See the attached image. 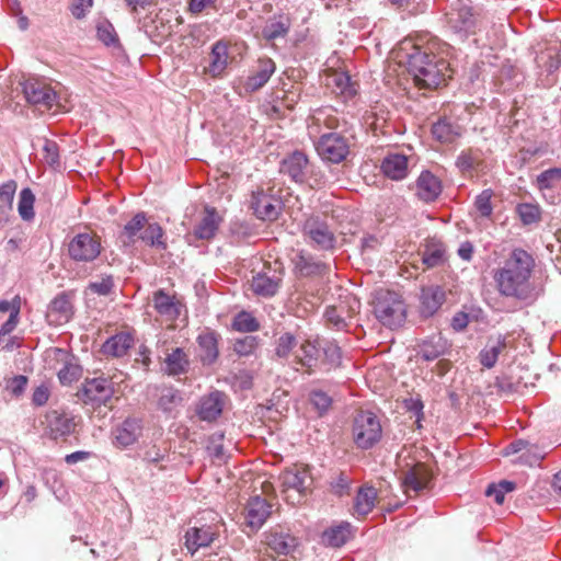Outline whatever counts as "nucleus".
<instances>
[{"label":"nucleus","mask_w":561,"mask_h":561,"mask_svg":"<svg viewBox=\"0 0 561 561\" xmlns=\"http://www.w3.org/2000/svg\"><path fill=\"white\" fill-rule=\"evenodd\" d=\"M403 408L411 413L410 417H415V421H422L424 404L420 396L410 397L402 401Z\"/></svg>","instance_id":"obj_61"},{"label":"nucleus","mask_w":561,"mask_h":561,"mask_svg":"<svg viewBox=\"0 0 561 561\" xmlns=\"http://www.w3.org/2000/svg\"><path fill=\"white\" fill-rule=\"evenodd\" d=\"M148 219L144 211L137 213L129 221L125 224L118 238L124 247H131L138 240L139 234L147 225Z\"/></svg>","instance_id":"obj_35"},{"label":"nucleus","mask_w":561,"mask_h":561,"mask_svg":"<svg viewBox=\"0 0 561 561\" xmlns=\"http://www.w3.org/2000/svg\"><path fill=\"white\" fill-rule=\"evenodd\" d=\"M115 287L112 275H102L100 278L90 282L87 289L99 296H108Z\"/></svg>","instance_id":"obj_53"},{"label":"nucleus","mask_w":561,"mask_h":561,"mask_svg":"<svg viewBox=\"0 0 561 561\" xmlns=\"http://www.w3.org/2000/svg\"><path fill=\"white\" fill-rule=\"evenodd\" d=\"M98 38L106 46H115L118 44V37L114 26L106 20L101 21L96 25Z\"/></svg>","instance_id":"obj_55"},{"label":"nucleus","mask_w":561,"mask_h":561,"mask_svg":"<svg viewBox=\"0 0 561 561\" xmlns=\"http://www.w3.org/2000/svg\"><path fill=\"white\" fill-rule=\"evenodd\" d=\"M279 480L285 499L288 502L290 501L291 504L299 503L311 484L309 472L302 466H294L284 470Z\"/></svg>","instance_id":"obj_7"},{"label":"nucleus","mask_w":561,"mask_h":561,"mask_svg":"<svg viewBox=\"0 0 561 561\" xmlns=\"http://www.w3.org/2000/svg\"><path fill=\"white\" fill-rule=\"evenodd\" d=\"M517 213L524 225H531L540 220V208L534 204H519Z\"/></svg>","instance_id":"obj_59"},{"label":"nucleus","mask_w":561,"mask_h":561,"mask_svg":"<svg viewBox=\"0 0 561 561\" xmlns=\"http://www.w3.org/2000/svg\"><path fill=\"white\" fill-rule=\"evenodd\" d=\"M279 287V278L270 276L266 273H257L251 280V289L254 294L263 297H272Z\"/></svg>","instance_id":"obj_40"},{"label":"nucleus","mask_w":561,"mask_h":561,"mask_svg":"<svg viewBox=\"0 0 561 561\" xmlns=\"http://www.w3.org/2000/svg\"><path fill=\"white\" fill-rule=\"evenodd\" d=\"M352 480L351 478L343 471L339 472L334 477L331 478L329 484L330 490L337 496H343L348 494L351 488Z\"/></svg>","instance_id":"obj_57"},{"label":"nucleus","mask_w":561,"mask_h":561,"mask_svg":"<svg viewBox=\"0 0 561 561\" xmlns=\"http://www.w3.org/2000/svg\"><path fill=\"white\" fill-rule=\"evenodd\" d=\"M415 196L423 203L430 204L438 199L443 192V184L438 176L428 170H423L412 187Z\"/></svg>","instance_id":"obj_13"},{"label":"nucleus","mask_w":561,"mask_h":561,"mask_svg":"<svg viewBox=\"0 0 561 561\" xmlns=\"http://www.w3.org/2000/svg\"><path fill=\"white\" fill-rule=\"evenodd\" d=\"M297 341L294 334L285 333L279 336L276 345V355L280 358L288 357L291 350L296 346Z\"/></svg>","instance_id":"obj_60"},{"label":"nucleus","mask_w":561,"mask_h":561,"mask_svg":"<svg viewBox=\"0 0 561 561\" xmlns=\"http://www.w3.org/2000/svg\"><path fill=\"white\" fill-rule=\"evenodd\" d=\"M328 84L344 101L352 99L357 92L356 84L352 82L351 77L346 72H334L330 76Z\"/></svg>","instance_id":"obj_39"},{"label":"nucleus","mask_w":561,"mask_h":561,"mask_svg":"<svg viewBox=\"0 0 561 561\" xmlns=\"http://www.w3.org/2000/svg\"><path fill=\"white\" fill-rule=\"evenodd\" d=\"M199 358L204 366L213 365L219 355L218 334L214 331H206L197 336Z\"/></svg>","instance_id":"obj_26"},{"label":"nucleus","mask_w":561,"mask_h":561,"mask_svg":"<svg viewBox=\"0 0 561 561\" xmlns=\"http://www.w3.org/2000/svg\"><path fill=\"white\" fill-rule=\"evenodd\" d=\"M445 301V291L438 285L425 286L421 289L420 310L422 316L432 317Z\"/></svg>","instance_id":"obj_23"},{"label":"nucleus","mask_w":561,"mask_h":561,"mask_svg":"<svg viewBox=\"0 0 561 561\" xmlns=\"http://www.w3.org/2000/svg\"><path fill=\"white\" fill-rule=\"evenodd\" d=\"M463 133V127L449 117H440L432 126L433 137L442 144H453Z\"/></svg>","instance_id":"obj_24"},{"label":"nucleus","mask_w":561,"mask_h":561,"mask_svg":"<svg viewBox=\"0 0 561 561\" xmlns=\"http://www.w3.org/2000/svg\"><path fill=\"white\" fill-rule=\"evenodd\" d=\"M275 69V62L271 58L259 59L257 69L245 81V89L251 92L261 89L267 83Z\"/></svg>","instance_id":"obj_29"},{"label":"nucleus","mask_w":561,"mask_h":561,"mask_svg":"<svg viewBox=\"0 0 561 561\" xmlns=\"http://www.w3.org/2000/svg\"><path fill=\"white\" fill-rule=\"evenodd\" d=\"M152 305L154 310L167 320H175L180 316L181 305L174 296L169 295L163 289L153 293Z\"/></svg>","instance_id":"obj_27"},{"label":"nucleus","mask_w":561,"mask_h":561,"mask_svg":"<svg viewBox=\"0 0 561 561\" xmlns=\"http://www.w3.org/2000/svg\"><path fill=\"white\" fill-rule=\"evenodd\" d=\"M265 543L278 557H288L297 548L298 539L282 529H271L265 534Z\"/></svg>","instance_id":"obj_19"},{"label":"nucleus","mask_w":561,"mask_h":561,"mask_svg":"<svg viewBox=\"0 0 561 561\" xmlns=\"http://www.w3.org/2000/svg\"><path fill=\"white\" fill-rule=\"evenodd\" d=\"M16 182L10 180L0 185V204L12 210L13 198L16 191Z\"/></svg>","instance_id":"obj_62"},{"label":"nucleus","mask_w":561,"mask_h":561,"mask_svg":"<svg viewBox=\"0 0 561 561\" xmlns=\"http://www.w3.org/2000/svg\"><path fill=\"white\" fill-rule=\"evenodd\" d=\"M422 261L427 267L439 266L445 262V245L436 239L426 241L422 253Z\"/></svg>","instance_id":"obj_43"},{"label":"nucleus","mask_w":561,"mask_h":561,"mask_svg":"<svg viewBox=\"0 0 561 561\" xmlns=\"http://www.w3.org/2000/svg\"><path fill=\"white\" fill-rule=\"evenodd\" d=\"M229 403L228 396L214 390L199 399L197 414L201 421H216Z\"/></svg>","instance_id":"obj_14"},{"label":"nucleus","mask_w":561,"mask_h":561,"mask_svg":"<svg viewBox=\"0 0 561 561\" xmlns=\"http://www.w3.org/2000/svg\"><path fill=\"white\" fill-rule=\"evenodd\" d=\"M251 208L259 219L273 221L280 214L282 202L263 188H257L252 193Z\"/></svg>","instance_id":"obj_11"},{"label":"nucleus","mask_w":561,"mask_h":561,"mask_svg":"<svg viewBox=\"0 0 561 561\" xmlns=\"http://www.w3.org/2000/svg\"><path fill=\"white\" fill-rule=\"evenodd\" d=\"M272 514V504L260 495L251 497L243 511L244 525L256 533Z\"/></svg>","instance_id":"obj_12"},{"label":"nucleus","mask_w":561,"mask_h":561,"mask_svg":"<svg viewBox=\"0 0 561 561\" xmlns=\"http://www.w3.org/2000/svg\"><path fill=\"white\" fill-rule=\"evenodd\" d=\"M257 346L259 337L247 335L234 341L233 351L240 356H249L254 353Z\"/></svg>","instance_id":"obj_58"},{"label":"nucleus","mask_w":561,"mask_h":561,"mask_svg":"<svg viewBox=\"0 0 561 561\" xmlns=\"http://www.w3.org/2000/svg\"><path fill=\"white\" fill-rule=\"evenodd\" d=\"M353 440L357 448L369 449L382 437L381 423H354Z\"/></svg>","instance_id":"obj_21"},{"label":"nucleus","mask_w":561,"mask_h":561,"mask_svg":"<svg viewBox=\"0 0 561 561\" xmlns=\"http://www.w3.org/2000/svg\"><path fill=\"white\" fill-rule=\"evenodd\" d=\"M450 31L466 38L476 32V16L469 0H455L445 14Z\"/></svg>","instance_id":"obj_6"},{"label":"nucleus","mask_w":561,"mask_h":561,"mask_svg":"<svg viewBox=\"0 0 561 561\" xmlns=\"http://www.w3.org/2000/svg\"><path fill=\"white\" fill-rule=\"evenodd\" d=\"M537 186L540 191L554 188L561 183V168H550L537 176Z\"/></svg>","instance_id":"obj_49"},{"label":"nucleus","mask_w":561,"mask_h":561,"mask_svg":"<svg viewBox=\"0 0 561 561\" xmlns=\"http://www.w3.org/2000/svg\"><path fill=\"white\" fill-rule=\"evenodd\" d=\"M221 220L215 207L206 206L203 217L188 237L193 236L197 240H210L216 236Z\"/></svg>","instance_id":"obj_22"},{"label":"nucleus","mask_w":561,"mask_h":561,"mask_svg":"<svg viewBox=\"0 0 561 561\" xmlns=\"http://www.w3.org/2000/svg\"><path fill=\"white\" fill-rule=\"evenodd\" d=\"M34 203L35 196L31 188H23L20 193L18 203V211L23 220L31 221L34 219Z\"/></svg>","instance_id":"obj_46"},{"label":"nucleus","mask_w":561,"mask_h":561,"mask_svg":"<svg viewBox=\"0 0 561 561\" xmlns=\"http://www.w3.org/2000/svg\"><path fill=\"white\" fill-rule=\"evenodd\" d=\"M535 267L534 257L523 249H514L504 265L494 274L499 293L508 298L528 300L534 297L530 276Z\"/></svg>","instance_id":"obj_2"},{"label":"nucleus","mask_w":561,"mask_h":561,"mask_svg":"<svg viewBox=\"0 0 561 561\" xmlns=\"http://www.w3.org/2000/svg\"><path fill=\"white\" fill-rule=\"evenodd\" d=\"M373 311L382 325L390 329L400 327L407 317L402 297L389 289H378L374 294Z\"/></svg>","instance_id":"obj_3"},{"label":"nucleus","mask_w":561,"mask_h":561,"mask_svg":"<svg viewBox=\"0 0 561 561\" xmlns=\"http://www.w3.org/2000/svg\"><path fill=\"white\" fill-rule=\"evenodd\" d=\"M138 240L145 245L160 252L168 249L165 232L158 222H147Z\"/></svg>","instance_id":"obj_31"},{"label":"nucleus","mask_w":561,"mask_h":561,"mask_svg":"<svg viewBox=\"0 0 561 561\" xmlns=\"http://www.w3.org/2000/svg\"><path fill=\"white\" fill-rule=\"evenodd\" d=\"M309 401L311 407L318 412L319 417L324 416L332 405L331 397L322 390L311 391Z\"/></svg>","instance_id":"obj_52"},{"label":"nucleus","mask_w":561,"mask_h":561,"mask_svg":"<svg viewBox=\"0 0 561 561\" xmlns=\"http://www.w3.org/2000/svg\"><path fill=\"white\" fill-rule=\"evenodd\" d=\"M504 347L505 337L500 336L495 344L490 345L481 351L480 363L486 368H492L495 365L497 357Z\"/></svg>","instance_id":"obj_48"},{"label":"nucleus","mask_w":561,"mask_h":561,"mask_svg":"<svg viewBox=\"0 0 561 561\" xmlns=\"http://www.w3.org/2000/svg\"><path fill=\"white\" fill-rule=\"evenodd\" d=\"M140 432L138 423H119L112 430V442L116 447H128L137 440Z\"/></svg>","instance_id":"obj_36"},{"label":"nucleus","mask_w":561,"mask_h":561,"mask_svg":"<svg viewBox=\"0 0 561 561\" xmlns=\"http://www.w3.org/2000/svg\"><path fill=\"white\" fill-rule=\"evenodd\" d=\"M133 345L134 336L129 332H119L106 340L102 351L106 355L122 357L127 354Z\"/></svg>","instance_id":"obj_37"},{"label":"nucleus","mask_w":561,"mask_h":561,"mask_svg":"<svg viewBox=\"0 0 561 561\" xmlns=\"http://www.w3.org/2000/svg\"><path fill=\"white\" fill-rule=\"evenodd\" d=\"M477 164V157L471 150L462 151L456 160V167L463 173L474 170Z\"/></svg>","instance_id":"obj_63"},{"label":"nucleus","mask_w":561,"mask_h":561,"mask_svg":"<svg viewBox=\"0 0 561 561\" xmlns=\"http://www.w3.org/2000/svg\"><path fill=\"white\" fill-rule=\"evenodd\" d=\"M377 491L373 486H362L354 499V511L358 515L369 514L376 504Z\"/></svg>","instance_id":"obj_42"},{"label":"nucleus","mask_w":561,"mask_h":561,"mask_svg":"<svg viewBox=\"0 0 561 561\" xmlns=\"http://www.w3.org/2000/svg\"><path fill=\"white\" fill-rule=\"evenodd\" d=\"M302 236L311 247L331 251L335 248L336 238L325 220L320 216H309L302 224Z\"/></svg>","instance_id":"obj_8"},{"label":"nucleus","mask_w":561,"mask_h":561,"mask_svg":"<svg viewBox=\"0 0 561 561\" xmlns=\"http://www.w3.org/2000/svg\"><path fill=\"white\" fill-rule=\"evenodd\" d=\"M353 527L347 522H342L325 529L322 534V542L325 546L340 548L353 536Z\"/></svg>","instance_id":"obj_34"},{"label":"nucleus","mask_w":561,"mask_h":561,"mask_svg":"<svg viewBox=\"0 0 561 561\" xmlns=\"http://www.w3.org/2000/svg\"><path fill=\"white\" fill-rule=\"evenodd\" d=\"M380 169L386 178L402 181L409 174L410 158L399 152H390L382 159Z\"/></svg>","instance_id":"obj_18"},{"label":"nucleus","mask_w":561,"mask_h":561,"mask_svg":"<svg viewBox=\"0 0 561 561\" xmlns=\"http://www.w3.org/2000/svg\"><path fill=\"white\" fill-rule=\"evenodd\" d=\"M20 85L26 102L38 108L50 110L56 103V92L44 80L27 78Z\"/></svg>","instance_id":"obj_10"},{"label":"nucleus","mask_w":561,"mask_h":561,"mask_svg":"<svg viewBox=\"0 0 561 561\" xmlns=\"http://www.w3.org/2000/svg\"><path fill=\"white\" fill-rule=\"evenodd\" d=\"M165 371L169 375L178 376L187 371L190 362L183 348L176 347L167 355L164 359Z\"/></svg>","instance_id":"obj_44"},{"label":"nucleus","mask_w":561,"mask_h":561,"mask_svg":"<svg viewBox=\"0 0 561 561\" xmlns=\"http://www.w3.org/2000/svg\"><path fill=\"white\" fill-rule=\"evenodd\" d=\"M101 250L99 236L90 231L77 233L68 244V254L76 262H93Z\"/></svg>","instance_id":"obj_9"},{"label":"nucleus","mask_w":561,"mask_h":561,"mask_svg":"<svg viewBox=\"0 0 561 561\" xmlns=\"http://www.w3.org/2000/svg\"><path fill=\"white\" fill-rule=\"evenodd\" d=\"M297 363L305 367L308 374L321 363V343L317 341H305L296 353Z\"/></svg>","instance_id":"obj_25"},{"label":"nucleus","mask_w":561,"mask_h":561,"mask_svg":"<svg viewBox=\"0 0 561 561\" xmlns=\"http://www.w3.org/2000/svg\"><path fill=\"white\" fill-rule=\"evenodd\" d=\"M290 26L291 20L287 14L275 15L263 26L262 36L267 42L284 38L289 33Z\"/></svg>","instance_id":"obj_30"},{"label":"nucleus","mask_w":561,"mask_h":561,"mask_svg":"<svg viewBox=\"0 0 561 561\" xmlns=\"http://www.w3.org/2000/svg\"><path fill=\"white\" fill-rule=\"evenodd\" d=\"M397 58L404 64L420 89L433 90L446 81L449 65L445 58L433 53L430 45L403 39L397 49Z\"/></svg>","instance_id":"obj_1"},{"label":"nucleus","mask_w":561,"mask_h":561,"mask_svg":"<svg viewBox=\"0 0 561 561\" xmlns=\"http://www.w3.org/2000/svg\"><path fill=\"white\" fill-rule=\"evenodd\" d=\"M309 170V160L305 152L295 150L285 157L279 167L280 173L296 183H304Z\"/></svg>","instance_id":"obj_15"},{"label":"nucleus","mask_w":561,"mask_h":561,"mask_svg":"<svg viewBox=\"0 0 561 561\" xmlns=\"http://www.w3.org/2000/svg\"><path fill=\"white\" fill-rule=\"evenodd\" d=\"M448 350L447 340L442 335H433L420 344L419 355L427 362H432L443 356Z\"/></svg>","instance_id":"obj_38"},{"label":"nucleus","mask_w":561,"mask_h":561,"mask_svg":"<svg viewBox=\"0 0 561 561\" xmlns=\"http://www.w3.org/2000/svg\"><path fill=\"white\" fill-rule=\"evenodd\" d=\"M313 124L318 127H325L330 130L341 129L347 131L346 119L332 107L319 108L312 116Z\"/></svg>","instance_id":"obj_32"},{"label":"nucleus","mask_w":561,"mask_h":561,"mask_svg":"<svg viewBox=\"0 0 561 561\" xmlns=\"http://www.w3.org/2000/svg\"><path fill=\"white\" fill-rule=\"evenodd\" d=\"M73 314L70 297L66 293L58 294L49 304L46 319L49 324L61 325L67 323Z\"/></svg>","instance_id":"obj_20"},{"label":"nucleus","mask_w":561,"mask_h":561,"mask_svg":"<svg viewBox=\"0 0 561 561\" xmlns=\"http://www.w3.org/2000/svg\"><path fill=\"white\" fill-rule=\"evenodd\" d=\"M76 423H48L43 436L53 440L66 439L68 435L75 432Z\"/></svg>","instance_id":"obj_51"},{"label":"nucleus","mask_w":561,"mask_h":561,"mask_svg":"<svg viewBox=\"0 0 561 561\" xmlns=\"http://www.w3.org/2000/svg\"><path fill=\"white\" fill-rule=\"evenodd\" d=\"M232 327L236 331L251 333L260 329V323L252 313L241 311L234 317Z\"/></svg>","instance_id":"obj_50"},{"label":"nucleus","mask_w":561,"mask_h":561,"mask_svg":"<svg viewBox=\"0 0 561 561\" xmlns=\"http://www.w3.org/2000/svg\"><path fill=\"white\" fill-rule=\"evenodd\" d=\"M432 473L424 463H416L408 469L402 477V486L404 492L415 495L430 488Z\"/></svg>","instance_id":"obj_16"},{"label":"nucleus","mask_w":561,"mask_h":561,"mask_svg":"<svg viewBox=\"0 0 561 561\" xmlns=\"http://www.w3.org/2000/svg\"><path fill=\"white\" fill-rule=\"evenodd\" d=\"M82 375V367L77 363L73 357L66 356L64 366L59 369L57 376L62 386H70L79 380Z\"/></svg>","instance_id":"obj_45"},{"label":"nucleus","mask_w":561,"mask_h":561,"mask_svg":"<svg viewBox=\"0 0 561 561\" xmlns=\"http://www.w3.org/2000/svg\"><path fill=\"white\" fill-rule=\"evenodd\" d=\"M494 193L491 188L483 190L480 194H478L473 202V207L471 210V216L474 219H488L491 220L493 215V205L492 197Z\"/></svg>","instance_id":"obj_41"},{"label":"nucleus","mask_w":561,"mask_h":561,"mask_svg":"<svg viewBox=\"0 0 561 561\" xmlns=\"http://www.w3.org/2000/svg\"><path fill=\"white\" fill-rule=\"evenodd\" d=\"M114 394V386L111 378L100 375L93 378H85L78 397L87 405L93 408H107V403Z\"/></svg>","instance_id":"obj_5"},{"label":"nucleus","mask_w":561,"mask_h":561,"mask_svg":"<svg viewBox=\"0 0 561 561\" xmlns=\"http://www.w3.org/2000/svg\"><path fill=\"white\" fill-rule=\"evenodd\" d=\"M342 354L340 346L332 341H325L321 344V363L329 368L339 366Z\"/></svg>","instance_id":"obj_47"},{"label":"nucleus","mask_w":561,"mask_h":561,"mask_svg":"<svg viewBox=\"0 0 561 561\" xmlns=\"http://www.w3.org/2000/svg\"><path fill=\"white\" fill-rule=\"evenodd\" d=\"M209 59L207 72L214 78L221 76L228 66V44L224 41L216 42L211 47Z\"/></svg>","instance_id":"obj_33"},{"label":"nucleus","mask_w":561,"mask_h":561,"mask_svg":"<svg viewBox=\"0 0 561 561\" xmlns=\"http://www.w3.org/2000/svg\"><path fill=\"white\" fill-rule=\"evenodd\" d=\"M314 147L323 161L337 164L343 162L350 154L351 141L342 133L329 131L322 134L314 141Z\"/></svg>","instance_id":"obj_4"},{"label":"nucleus","mask_w":561,"mask_h":561,"mask_svg":"<svg viewBox=\"0 0 561 561\" xmlns=\"http://www.w3.org/2000/svg\"><path fill=\"white\" fill-rule=\"evenodd\" d=\"M27 381L28 379L26 376H14L7 380L5 390L9 391L12 396L19 397L24 392L27 386Z\"/></svg>","instance_id":"obj_64"},{"label":"nucleus","mask_w":561,"mask_h":561,"mask_svg":"<svg viewBox=\"0 0 561 561\" xmlns=\"http://www.w3.org/2000/svg\"><path fill=\"white\" fill-rule=\"evenodd\" d=\"M43 158L45 162L53 169L60 167L59 146L56 141L44 139Z\"/></svg>","instance_id":"obj_56"},{"label":"nucleus","mask_w":561,"mask_h":561,"mask_svg":"<svg viewBox=\"0 0 561 561\" xmlns=\"http://www.w3.org/2000/svg\"><path fill=\"white\" fill-rule=\"evenodd\" d=\"M543 457L545 454L536 445L529 443L527 449H525L514 462L534 467L538 466Z\"/></svg>","instance_id":"obj_54"},{"label":"nucleus","mask_w":561,"mask_h":561,"mask_svg":"<svg viewBox=\"0 0 561 561\" xmlns=\"http://www.w3.org/2000/svg\"><path fill=\"white\" fill-rule=\"evenodd\" d=\"M217 534V526L191 527L185 534V547L191 554H194L201 548L208 547L215 540Z\"/></svg>","instance_id":"obj_17"},{"label":"nucleus","mask_w":561,"mask_h":561,"mask_svg":"<svg viewBox=\"0 0 561 561\" xmlns=\"http://www.w3.org/2000/svg\"><path fill=\"white\" fill-rule=\"evenodd\" d=\"M295 268L302 277L324 275L328 271V265L313 255L300 252L294 259Z\"/></svg>","instance_id":"obj_28"}]
</instances>
